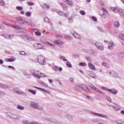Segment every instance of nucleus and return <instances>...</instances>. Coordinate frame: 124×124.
Segmentation results:
<instances>
[{
	"label": "nucleus",
	"instance_id": "50",
	"mask_svg": "<svg viewBox=\"0 0 124 124\" xmlns=\"http://www.w3.org/2000/svg\"><path fill=\"white\" fill-rule=\"evenodd\" d=\"M79 64L81 66H85V65H86V63L83 62H81L79 63Z\"/></svg>",
	"mask_w": 124,
	"mask_h": 124
},
{
	"label": "nucleus",
	"instance_id": "63",
	"mask_svg": "<svg viewBox=\"0 0 124 124\" xmlns=\"http://www.w3.org/2000/svg\"><path fill=\"white\" fill-rule=\"evenodd\" d=\"M86 59L87 61H88V62H92V61H91V59L90 58V57H86Z\"/></svg>",
	"mask_w": 124,
	"mask_h": 124
},
{
	"label": "nucleus",
	"instance_id": "18",
	"mask_svg": "<svg viewBox=\"0 0 124 124\" xmlns=\"http://www.w3.org/2000/svg\"><path fill=\"white\" fill-rule=\"evenodd\" d=\"M55 44H58V45H63V43L62 41L61 40H57L54 41Z\"/></svg>",
	"mask_w": 124,
	"mask_h": 124
},
{
	"label": "nucleus",
	"instance_id": "21",
	"mask_svg": "<svg viewBox=\"0 0 124 124\" xmlns=\"http://www.w3.org/2000/svg\"><path fill=\"white\" fill-rule=\"evenodd\" d=\"M65 2L68 5H73V3L72 2V0H66Z\"/></svg>",
	"mask_w": 124,
	"mask_h": 124
},
{
	"label": "nucleus",
	"instance_id": "31",
	"mask_svg": "<svg viewBox=\"0 0 124 124\" xmlns=\"http://www.w3.org/2000/svg\"><path fill=\"white\" fill-rule=\"evenodd\" d=\"M35 46H38V49H42V47H43L41 46V44L39 43L35 44Z\"/></svg>",
	"mask_w": 124,
	"mask_h": 124
},
{
	"label": "nucleus",
	"instance_id": "11",
	"mask_svg": "<svg viewBox=\"0 0 124 124\" xmlns=\"http://www.w3.org/2000/svg\"><path fill=\"white\" fill-rule=\"evenodd\" d=\"M34 88L35 89H37V90H39V91H41L42 92H44V93H50V91L47 90H45L43 88H40L39 87H37L35 86Z\"/></svg>",
	"mask_w": 124,
	"mask_h": 124
},
{
	"label": "nucleus",
	"instance_id": "53",
	"mask_svg": "<svg viewBox=\"0 0 124 124\" xmlns=\"http://www.w3.org/2000/svg\"><path fill=\"white\" fill-rule=\"evenodd\" d=\"M112 76H113V77H118V74H117V73L113 72V74H112Z\"/></svg>",
	"mask_w": 124,
	"mask_h": 124
},
{
	"label": "nucleus",
	"instance_id": "25",
	"mask_svg": "<svg viewBox=\"0 0 124 124\" xmlns=\"http://www.w3.org/2000/svg\"><path fill=\"white\" fill-rule=\"evenodd\" d=\"M62 7L64 9V10H65L67 9V6L65 5V4L63 3H61Z\"/></svg>",
	"mask_w": 124,
	"mask_h": 124
},
{
	"label": "nucleus",
	"instance_id": "44",
	"mask_svg": "<svg viewBox=\"0 0 124 124\" xmlns=\"http://www.w3.org/2000/svg\"><path fill=\"white\" fill-rule=\"evenodd\" d=\"M58 14H59L60 16H62L63 15H64V13L62 12V11H59L57 12Z\"/></svg>",
	"mask_w": 124,
	"mask_h": 124
},
{
	"label": "nucleus",
	"instance_id": "27",
	"mask_svg": "<svg viewBox=\"0 0 124 124\" xmlns=\"http://www.w3.org/2000/svg\"><path fill=\"white\" fill-rule=\"evenodd\" d=\"M60 60H62L63 62H67V60L64 56H61L60 57Z\"/></svg>",
	"mask_w": 124,
	"mask_h": 124
},
{
	"label": "nucleus",
	"instance_id": "17",
	"mask_svg": "<svg viewBox=\"0 0 124 124\" xmlns=\"http://www.w3.org/2000/svg\"><path fill=\"white\" fill-rule=\"evenodd\" d=\"M88 65L89 66V68L92 69V70H96V69H95V67L94 66V65H93V64L92 63L89 62L88 63Z\"/></svg>",
	"mask_w": 124,
	"mask_h": 124
},
{
	"label": "nucleus",
	"instance_id": "9",
	"mask_svg": "<svg viewBox=\"0 0 124 124\" xmlns=\"http://www.w3.org/2000/svg\"><path fill=\"white\" fill-rule=\"evenodd\" d=\"M103 11H104L103 13H99V15H100V16H102L103 17H104V18H105V16H106V15H108V11H107V10H106V9L104 8H103Z\"/></svg>",
	"mask_w": 124,
	"mask_h": 124
},
{
	"label": "nucleus",
	"instance_id": "40",
	"mask_svg": "<svg viewBox=\"0 0 124 124\" xmlns=\"http://www.w3.org/2000/svg\"><path fill=\"white\" fill-rule=\"evenodd\" d=\"M1 36H2L6 39H7V38H8V35H7V34H1Z\"/></svg>",
	"mask_w": 124,
	"mask_h": 124
},
{
	"label": "nucleus",
	"instance_id": "14",
	"mask_svg": "<svg viewBox=\"0 0 124 124\" xmlns=\"http://www.w3.org/2000/svg\"><path fill=\"white\" fill-rule=\"evenodd\" d=\"M108 91L109 93H113V94H117V93H118V92L117 91H116V89H108Z\"/></svg>",
	"mask_w": 124,
	"mask_h": 124
},
{
	"label": "nucleus",
	"instance_id": "45",
	"mask_svg": "<svg viewBox=\"0 0 124 124\" xmlns=\"http://www.w3.org/2000/svg\"><path fill=\"white\" fill-rule=\"evenodd\" d=\"M55 37H56V38H60V39H62V38H63V37H62V35H58V34L55 35Z\"/></svg>",
	"mask_w": 124,
	"mask_h": 124
},
{
	"label": "nucleus",
	"instance_id": "56",
	"mask_svg": "<svg viewBox=\"0 0 124 124\" xmlns=\"http://www.w3.org/2000/svg\"><path fill=\"white\" fill-rule=\"evenodd\" d=\"M92 19L94 22H96V21H97V18L94 16H92Z\"/></svg>",
	"mask_w": 124,
	"mask_h": 124
},
{
	"label": "nucleus",
	"instance_id": "59",
	"mask_svg": "<svg viewBox=\"0 0 124 124\" xmlns=\"http://www.w3.org/2000/svg\"><path fill=\"white\" fill-rule=\"evenodd\" d=\"M69 23H73V19L71 18L68 19Z\"/></svg>",
	"mask_w": 124,
	"mask_h": 124
},
{
	"label": "nucleus",
	"instance_id": "46",
	"mask_svg": "<svg viewBox=\"0 0 124 124\" xmlns=\"http://www.w3.org/2000/svg\"><path fill=\"white\" fill-rule=\"evenodd\" d=\"M90 88L92 89V90H93L94 91H96V90H97L96 89V87H94V86H93V85H92L90 86Z\"/></svg>",
	"mask_w": 124,
	"mask_h": 124
},
{
	"label": "nucleus",
	"instance_id": "23",
	"mask_svg": "<svg viewBox=\"0 0 124 124\" xmlns=\"http://www.w3.org/2000/svg\"><path fill=\"white\" fill-rule=\"evenodd\" d=\"M50 123H54L55 124H62V123H61V122H60L59 121H57L56 120H54L53 119H51L50 120Z\"/></svg>",
	"mask_w": 124,
	"mask_h": 124
},
{
	"label": "nucleus",
	"instance_id": "30",
	"mask_svg": "<svg viewBox=\"0 0 124 124\" xmlns=\"http://www.w3.org/2000/svg\"><path fill=\"white\" fill-rule=\"evenodd\" d=\"M114 26L116 28H119V27H120V23H119V22H118V21L115 22H114Z\"/></svg>",
	"mask_w": 124,
	"mask_h": 124
},
{
	"label": "nucleus",
	"instance_id": "58",
	"mask_svg": "<svg viewBox=\"0 0 124 124\" xmlns=\"http://www.w3.org/2000/svg\"><path fill=\"white\" fill-rule=\"evenodd\" d=\"M40 78H41V77H47L45 75V74L41 73L40 74Z\"/></svg>",
	"mask_w": 124,
	"mask_h": 124
},
{
	"label": "nucleus",
	"instance_id": "24",
	"mask_svg": "<svg viewBox=\"0 0 124 124\" xmlns=\"http://www.w3.org/2000/svg\"><path fill=\"white\" fill-rule=\"evenodd\" d=\"M17 109H18L19 110H24L25 109V107L21 105H18L17 107Z\"/></svg>",
	"mask_w": 124,
	"mask_h": 124
},
{
	"label": "nucleus",
	"instance_id": "20",
	"mask_svg": "<svg viewBox=\"0 0 124 124\" xmlns=\"http://www.w3.org/2000/svg\"><path fill=\"white\" fill-rule=\"evenodd\" d=\"M89 76H90V77H92V78H95L96 77V75L93 72L91 71L89 74Z\"/></svg>",
	"mask_w": 124,
	"mask_h": 124
},
{
	"label": "nucleus",
	"instance_id": "19",
	"mask_svg": "<svg viewBox=\"0 0 124 124\" xmlns=\"http://www.w3.org/2000/svg\"><path fill=\"white\" fill-rule=\"evenodd\" d=\"M66 118L69 121H73V117L72 116V115H71L70 114H67L66 115Z\"/></svg>",
	"mask_w": 124,
	"mask_h": 124
},
{
	"label": "nucleus",
	"instance_id": "33",
	"mask_svg": "<svg viewBox=\"0 0 124 124\" xmlns=\"http://www.w3.org/2000/svg\"><path fill=\"white\" fill-rule=\"evenodd\" d=\"M41 84L44 87H45L46 88H49V86L46 83H45L44 82H41Z\"/></svg>",
	"mask_w": 124,
	"mask_h": 124
},
{
	"label": "nucleus",
	"instance_id": "29",
	"mask_svg": "<svg viewBox=\"0 0 124 124\" xmlns=\"http://www.w3.org/2000/svg\"><path fill=\"white\" fill-rule=\"evenodd\" d=\"M25 15L27 17H31V13L27 12L26 13Z\"/></svg>",
	"mask_w": 124,
	"mask_h": 124
},
{
	"label": "nucleus",
	"instance_id": "1",
	"mask_svg": "<svg viewBox=\"0 0 124 124\" xmlns=\"http://www.w3.org/2000/svg\"><path fill=\"white\" fill-rule=\"evenodd\" d=\"M30 106L39 111H41L43 109L42 106H40L39 103H37L34 101H31Z\"/></svg>",
	"mask_w": 124,
	"mask_h": 124
},
{
	"label": "nucleus",
	"instance_id": "34",
	"mask_svg": "<svg viewBox=\"0 0 124 124\" xmlns=\"http://www.w3.org/2000/svg\"><path fill=\"white\" fill-rule=\"evenodd\" d=\"M116 123L118 124H124V122L122 120H117Z\"/></svg>",
	"mask_w": 124,
	"mask_h": 124
},
{
	"label": "nucleus",
	"instance_id": "7",
	"mask_svg": "<svg viewBox=\"0 0 124 124\" xmlns=\"http://www.w3.org/2000/svg\"><path fill=\"white\" fill-rule=\"evenodd\" d=\"M23 38H24V39H27V40H30L31 41H33L34 40V38L32 37L30 35H26L23 36Z\"/></svg>",
	"mask_w": 124,
	"mask_h": 124
},
{
	"label": "nucleus",
	"instance_id": "35",
	"mask_svg": "<svg viewBox=\"0 0 124 124\" xmlns=\"http://www.w3.org/2000/svg\"><path fill=\"white\" fill-rule=\"evenodd\" d=\"M66 65L68 67H69L70 68H71V67H72V65H71V64H70V62H66Z\"/></svg>",
	"mask_w": 124,
	"mask_h": 124
},
{
	"label": "nucleus",
	"instance_id": "64",
	"mask_svg": "<svg viewBox=\"0 0 124 124\" xmlns=\"http://www.w3.org/2000/svg\"><path fill=\"white\" fill-rule=\"evenodd\" d=\"M96 92H97V93H101V94H103V93H102V92L98 90V89H97Z\"/></svg>",
	"mask_w": 124,
	"mask_h": 124
},
{
	"label": "nucleus",
	"instance_id": "55",
	"mask_svg": "<svg viewBox=\"0 0 124 124\" xmlns=\"http://www.w3.org/2000/svg\"><path fill=\"white\" fill-rule=\"evenodd\" d=\"M13 36L12 35H8L7 39H12Z\"/></svg>",
	"mask_w": 124,
	"mask_h": 124
},
{
	"label": "nucleus",
	"instance_id": "60",
	"mask_svg": "<svg viewBox=\"0 0 124 124\" xmlns=\"http://www.w3.org/2000/svg\"><path fill=\"white\" fill-rule=\"evenodd\" d=\"M69 80L71 81V82H74V78L72 77L70 78Z\"/></svg>",
	"mask_w": 124,
	"mask_h": 124
},
{
	"label": "nucleus",
	"instance_id": "38",
	"mask_svg": "<svg viewBox=\"0 0 124 124\" xmlns=\"http://www.w3.org/2000/svg\"><path fill=\"white\" fill-rule=\"evenodd\" d=\"M27 4L29 5V6H32L33 5V3L31 1H27Z\"/></svg>",
	"mask_w": 124,
	"mask_h": 124
},
{
	"label": "nucleus",
	"instance_id": "4",
	"mask_svg": "<svg viewBox=\"0 0 124 124\" xmlns=\"http://www.w3.org/2000/svg\"><path fill=\"white\" fill-rule=\"evenodd\" d=\"M91 113L93 114V115H94V116H96L97 117H99L100 118H103L104 119H108V115L106 114L96 113L93 112H91Z\"/></svg>",
	"mask_w": 124,
	"mask_h": 124
},
{
	"label": "nucleus",
	"instance_id": "22",
	"mask_svg": "<svg viewBox=\"0 0 124 124\" xmlns=\"http://www.w3.org/2000/svg\"><path fill=\"white\" fill-rule=\"evenodd\" d=\"M28 91L29 93H32V94H36V91L31 89H28Z\"/></svg>",
	"mask_w": 124,
	"mask_h": 124
},
{
	"label": "nucleus",
	"instance_id": "32",
	"mask_svg": "<svg viewBox=\"0 0 124 124\" xmlns=\"http://www.w3.org/2000/svg\"><path fill=\"white\" fill-rule=\"evenodd\" d=\"M119 37L120 39H122V40H124V34H120Z\"/></svg>",
	"mask_w": 124,
	"mask_h": 124
},
{
	"label": "nucleus",
	"instance_id": "36",
	"mask_svg": "<svg viewBox=\"0 0 124 124\" xmlns=\"http://www.w3.org/2000/svg\"><path fill=\"white\" fill-rule=\"evenodd\" d=\"M5 62H14V59L11 58V59H5Z\"/></svg>",
	"mask_w": 124,
	"mask_h": 124
},
{
	"label": "nucleus",
	"instance_id": "54",
	"mask_svg": "<svg viewBox=\"0 0 124 124\" xmlns=\"http://www.w3.org/2000/svg\"><path fill=\"white\" fill-rule=\"evenodd\" d=\"M0 5H4V1L2 0H0Z\"/></svg>",
	"mask_w": 124,
	"mask_h": 124
},
{
	"label": "nucleus",
	"instance_id": "39",
	"mask_svg": "<svg viewBox=\"0 0 124 124\" xmlns=\"http://www.w3.org/2000/svg\"><path fill=\"white\" fill-rule=\"evenodd\" d=\"M20 55H21L22 56H26L27 55V54L26 53V52L24 51H20Z\"/></svg>",
	"mask_w": 124,
	"mask_h": 124
},
{
	"label": "nucleus",
	"instance_id": "57",
	"mask_svg": "<svg viewBox=\"0 0 124 124\" xmlns=\"http://www.w3.org/2000/svg\"><path fill=\"white\" fill-rule=\"evenodd\" d=\"M65 17H66V18H68V17H69V13H68L67 14H64V15Z\"/></svg>",
	"mask_w": 124,
	"mask_h": 124
},
{
	"label": "nucleus",
	"instance_id": "47",
	"mask_svg": "<svg viewBox=\"0 0 124 124\" xmlns=\"http://www.w3.org/2000/svg\"><path fill=\"white\" fill-rule=\"evenodd\" d=\"M80 13L81 15H86V13L85 12V11H83V10H80Z\"/></svg>",
	"mask_w": 124,
	"mask_h": 124
},
{
	"label": "nucleus",
	"instance_id": "62",
	"mask_svg": "<svg viewBox=\"0 0 124 124\" xmlns=\"http://www.w3.org/2000/svg\"><path fill=\"white\" fill-rule=\"evenodd\" d=\"M44 5H45V6H46V8H47L48 9L50 8V6L49 5H47V4H46V3H44Z\"/></svg>",
	"mask_w": 124,
	"mask_h": 124
},
{
	"label": "nucleus",
	"instance_id": "42",
	"mask_svg": "<svg viewBox=\"0 0 124 124\" xmlns=\"http://www.w3.org/2000/svg\"><path fill=\"white\" fill-rule=\"evenodd\" d=\"M35 35H37V36H40L41 35V32L39 31H36L35 32Z\"/></svg>",
	"mask_w": 124,
	"mask_h": 124
},
{
	"label": "nucleus",
	"instance_id": "12",
	"mask_svg": "<svg viewBox=\"0 0 124 124\" xmlns=\"http://www.w3.org/2000/svg\"><path fill=\"white\" fill-rule=\"evenodd\" d=\"M110 10L113 11V12H115L116 13H120L121 9H119L116 7H110Z\"/></svg>",
	"mask_w": 124,
	"mask_h": 124
},
{
	"label": "nucleus",
	"instance_id": "5",
	"mask_svg": "<svg viewBox=\"0 0 124 124\" xmlns=\"http://www.w3.org/2000/svg\"><path fill=\"white\" fill-rule=\"evenodd\" d=\"M95 45L97 49H98L99 50H102V51H103V50H104V48L103 47V45L101 43L97 42L95 43Z\"/></svg>",
	"mask_w": 124,
	"mask_h": 124
},
{
	"label": "nucleus",
	"instance_id": "8",
	"mask_svg": "<svg viewBox=\"0 0 124 124\" xmlns=\"http://www.w3.org/2000/svg\"><path fill=\"white\" fill-rule=\"evenodd\" d=\"M14 93L17 94H25V93L18 88L14 89Z\"/></svg>",
	"mask_w": 124,
	"mask_h": 124
},
{
	"label": "nucleus",
	"instance_id": "28",
	"mask_svg": "<svg viewBox=\"0 0 124 124\" xmlns=\"http://www.w3.org/2000/svg\"><path fill=\"white\" fill-rule=\"evenodd\" d=\"M119 14L121 16H123L124 17V10L121 9L120 11L119 12Z\"/></svg>",
	"mask_w": 124,
	"mask_h": 124
},
{
	"label": "nucleus",
	"instance_id": "3",
	"mask_svg": "<svg viewBox=\"0 0 124 124\" xmlns=\"http://www.w3.org/2000/svg\"><path fill=\"white\" fill-rule=\"evenodd\" d=\"M45 58H44V56L42 55L38 56L37 57V60L38 62V63L40 64H42V65H44L45 64H46V62H45Z\"/></svg>",
	"mask_w": 124,
	"mask_h": 124
},
{
	"label": "nucleus",
	"instance_id": "37",
	"mask_svg": "<svg viewBox=\"0 0 124 124\" xmlns=\"http://www.w3.org/2000/svg\"><path fill=\"white\" fill-rule=\"evenodd\" d=\"M44 21L46 22V23H49V22H50V19H49L48 17H45L44 18Z\"/></svg>",
	"mask_w": 124,
	"mask_h": 124
},
{
	"label": "nucleus",
	"instance_id": "52",
	"mask_svg": "<svg viewBox=\"0 0 124 124\" xmlns=\"http://www.w3.org/2000/svg\"><path fill=\"white\" fill-rule=\"evenodd\" d=\"M33 76H34V77H37L38 79H40V76L38 75L37 74H33Z\"/></svg>",
	"mask_w": 124,
	"mask_h": 124
},
{
	"label": "nucleus",
	"instance_id": "51",
	"mask_svg": "<svg viewBox=\"0 0 124 124\" xmlns=\"http://www.w3.org/2000/svg\"><path fill=\"white\" fill-rule=\"evenodd\" d=\"M5 94V92L4 91H0V95H4Z\"/></svg>",
	"mask_w": 124,
	"mask_h": 124
},
{
	"label": "nucleus",
	"instance_id": "26",
	"mask_svg": "<svg viewBox=\"0 0 124 124\" xmlns=\"http://www.w3.org/2000/svg\"><path fill=\"white\" fill-rule=\"evenodd\" d=\"M72 34L75 37V38H80V35H79V34H78L77 33H74Z\"/></svg>",
	"mask_w": 124,
	"mask_h": 124
},
{
	"label": "nucleus",
	"instance_id": "16",
	"mask_svg": "<svg viewBox=\"0 0 124 124\" xmlns=\"http://www.w3.org/2000/svg\"><path fill=\"white\" fill-rule=\"evenodd\" d=\"M0 88L3 89V90H8L9 87L7 85H4L2 83H0Z\"/></svg>",
	"mask_w": 124,
	"mask_h": 124
},
{
	"label": "nucleus",
	"instance_id": "10",
	"mask_svg": "<svg viewBox=\"0 0 124 124\" xmlns=\"http://www.w3.org/2000/svg\"><path fill=\"white\" fill-rule=\"evenodd\" d=\"M115 47V44L113 42H110L108 43V48L109 50H113V48Z\"/></svg>",
	"mask_w": 124,
	"mask_h": 124
},
{
	"label": "nucleus",
	"instance_id": "13",
	"mask_svg": "<svg viewBox=\"0 0 124 124\" xmlns=\"http://www.w3.org/2000/svg\"><path fill=\"white\" fill-rule=\"evenodd\" d=\"M13 28H14V29H16L18 31H18V32H24V31H23L24 29L23 28H20V27L18 26H13Z\"/></svg>",
	"mask_w": 124,
	"mask_h": 124
},
{
	"label": "nucleus",
	"instance_id": "2",
	"mask_svg": "<svg viewBox=\"0 0 124 124\" xmlns=\"http://www.w3.org/2000/svg\"><path fill=\"white\" fill-rule=\"evenodd\" d=\"M75 89L79 92H80V91H88V86L85 85H81L78 84L75 86Z\"/></svg>",
	"mask_w": 124,
	"mask_h": 124
},
{
	"label": "nucleus",
	"instance_id": "6",
	"mask_svg": "<svg viewBox=\"0 0 124 124\" xmlns=\"http://www.w3.org/2000/svg\"><path fill=\"white\" fill-rule=\"evenodd\" d=\"M16 19L17 20L19 24H23L26 23V21L23 19V17L22 16H17L16 17Z\"/></svg>",
	"mask_w": 124,
	"mask_h": 124
},
{
	"label": "nucleus",
	"instance_id": "49",
	"mask_svg": "<svg viewBox=\"0 0 124 124\" xmlns=\"http://www.w3.org/2000/svg\"><path fill=\"white\" fill-rule=\"evenodd\" d=\"M106 98L107 100H108V101H109L110 102H112V100H111V98H110V97L107 96Z\"/></svg>",
	"mask_w": 124,
	"mask_h": 124
},
{
	"label": "nucleus",
	"instance_id": "48",
	"mask_svg": "<svg viewBox=\"0 0 124 124\" xmlns=\"http://www.w3.org/2000/svg\"><path fill=\"white\" fill-rule=\"evenodd\" d=\"M102 65L105 66V67H108V64L105 62L102 63Z\"/></svg>",
	"mask_w": 124,
	"mask_h": 124
},
{
	"label": "nucleus",
	"instance_id": "15",
	"mask_svg": "<svg viewBox=\"0 0 124 124\" xmlns=\"http://www.w3.org/2000/svg\"><path fill=\"white\" fill-rule=\"evenodd\" d=\"M10 117L12 119H15L16 120H20V117H19L18 115L14 114L13 113H11Z\"/></svg>",
	"mask_w": 124,
	"mask_h": 124
},
{
	"label": "nucleus",
	"instance_id": "43",
	"mask_svg": "<svg viewBox=\"0 0 124 124\" xmlns=\"http://www.w3.org/2000/svg\"><path fill=\"white\" fill-rule=\"evenodd\" d=\"M16 9H17V10H19V11H21V10H23V7H21V6H17L16 7Z\"/></svg>",
	"mask_w": 124,
	"mask_h": 124
},
{
	"label": "nucleus",
	"instance_id": "41",
	"mask_svg": "<svg viewBox=\"0 0 124 124\" xmlns=\"http://www.w3.org/2000/svg\"><path fill=\"white\" fill-rule=\"evenodd\" d=\"M119 56L120 57V58H124V53H123V52H120L119 54Z\"/></svg>",
	"mask_w": 124,
	"mask_h": 124
},
{
	"label": "nucleus",
	"instance_id": "61",
	"mask_svg": "<svg viewBox=\"0 0 124 124\" xmlns=\"http://www.w3.org/2000/svg\"><path fill=\"white\" fill-rule=\"evenodd\" d=\"M113 73H114V71H109V75H110L111 76H113Z\"/></svg>",
	"mask_w": 124,
	"mask_h": 124
}]
</instances>
